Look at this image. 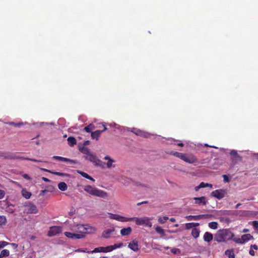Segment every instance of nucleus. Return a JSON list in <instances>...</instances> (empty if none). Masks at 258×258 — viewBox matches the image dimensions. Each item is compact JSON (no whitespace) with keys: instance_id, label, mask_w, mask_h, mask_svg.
Returning <instances> with one entry per match:
<instances>
[{"instance_id":"nucleus-1","label":"nucleus","mask_w":258,"mask_h":258,"mask_svg":"<svg viewBox=\"0 0 258 258\" xmlns=\"http://www.w3.org/2000/svg\"><path fill=\"white\" fill-rule=\"evenodd\" d=\"M78 229L80 230L81 234H76L70 232H65L64 234L68 238L78 239L85 237V233H91L96 231V229L94 227L88 225H78Z\"/></svg>"},{"instance_id":"nucleus-2","label":"nucleus","mask_w":258,"mask_h":258,"mask_svg":"<svg viewBox=\"0 0 258 258\" xmlns=\"http://www.w3.org/2000/svg\"><path fill=\"white\" fill-rule=\"evenodd\" d=\"M234 234L228 229H221L215 235L214 239L218 242H225L232 238Z\"/></svg>"},{"instance_id":"nucleus-3","label":"nucleus","mask_w":258,"mask_h":258,"mask_svg":"<svg viewBox=\"0 0 258 258\" xmlns=\"http://www.w3.org/2000/svg\"><path fill=\"white\" fill-rule=\"evenodd\" d=\"M84 190L87 193L96 197L105 199L108 197V194L102 190H100L96 187L91 185H86L84 188Z\"/></svg>"},{"instance_id":"nucleus-4","label":"nucleus","mask_w":258,"mask_h":258,"mask_svg":"<svg viewBox=\"0 0 258 258\" xmlns=\"http://www.w3.org/2000/svg\"><path fill=\"white\" fill-rule=\"evenodd\" d=\"M130 221H135L136 224L138 225H143L151 227L152 226L151 222H150L151 219L144 217L141 218L138 217H132L130 218Z\"/></svg>"},{"instance_id":"nucleus-5","label":"nucleus","mask_w":258,"mask_h":258,"mask_svg":"<svg viewBox=\"0 0 258 258\" xmlns=\"http://www.w3.org/2000/svg\"><path fill=\"white\" fill-rule=\"evenodd\" d=\"M109 215V218L111 219H114L120 222H128L130 221V218L124 217L121 216H120L118 214H115L112 213H108Z\"/></svg>"},{"instance_id":"nucleus-6","label":"nucleus","mask_w":258,"mask_h":258,"mask_svg":"<svg viewBox=\"0 0 258 258\" xmlns=\"http://www.w3.org/2000/svg\"><path fill=\"white\" fill-rule=\"evenodd\" d=\"M230 154L232 156L231 160L234 164L242 161V157L238 154L237 151L232 150L230 152Z\"/></svg>"},{"instance_id":"nucleus-7","label":"nucleus","mask_w":258,"mask_h":258,"mask_svg":"<svg viewBox=\"0 0 258 258\" xmlns=\"http://www.w3.org/2000/svg\"><path fill=\"white\" fill-rule=\"evenodd\" d=\"M62 231L61 227L60 226H52L50 228L48 232V236H53L60 233Z\"/></svg>"},{"instance_id":"nucleus-8","label":"nucleus","mask_w":258,"mask_h":258,"mask_svg":"<svg viewBox=\"0 0 258 258\" xmlns=\"http://www.w3.org/2000/svg\"><path fill=\"white\" fill-rule=\"evenodd\" d=\"M225 194L226 192L224 190L220 189L213 191L211 193V195L212 196L220 200L225 197Z\"/></svg>"},{"instance_id":"nucleus-9","label":"nucleus","mask_w":258,"mask_h":258,"mask_svg":"<svg viewBox=\"0 0 258 258\" xmlns=\"http://www.w3.org/2000/svg\"><path fill=\"white\" fill-rule=\"evenodd\" d=\"M182 160L189 164H192L198 162V159L192 154L187 155L185 154L184 157H183Z\"/></svg>"},{"instance_id":"nucleus-10","label":"nucleus","mask_w":258,"mask_h":258,"mask_svg":"<svg viewBox=\"0 0 258 258\" xmlns=\"http://www.w3.org/2000/svg\"><path fill=\"white\" fill-rule=\"evenodd\" d=\"M193 199L195 201V204L201 206H205L207 204V200L205 197H201L200 198H194Z\"/></svg>"},{"instance_id":"nucleus-11","label":"nucleus","mask_w":258,"mask_h":258,"mask_svg":"<svg viewBox=\"0 0 258 258\" xmlns=\"http://www.w3.org/2000/svg\"><path fill=\"white\" fill-rule=\"evenodd\" d=\"M128 248L134 251H137L139 250V244L138 241L136 239L133 240L132 241L130 242L128 245Z\"/></svg>"},{"instance_id":"nucleus-12","label":"nucleus","mask_w":258,"mask_h":258,"mask_svg":"<svg viewBox=\"0 0 258 258\" xmlns=\"http://www.w3.org/2000/svg\"><path fill=\"white\" fill-rule=\"evenodd\" d=\"M132 132L134 133L137 136H139L146 138H149L150 135V134H149L148 133L137 129H134L133 131H132Z\"/></svg>"},{"instance_id":"nucleus-13","label":"nucleus","mask_w":258,"mask_h":258,"mask_svg":"<svg viewBox=\"0 0 258 258\" xmlns=\"http://www.w3.org/2000/svg\"><path fill=\"white\" fill-rule=\"evenodd\" d=\"M41 170L45 171L46 172H47L48 173H51L52 174L56 175L66 176V177H70V175L68 173L56 172V171H53L52 170H50L44 169V168H41Z\"/></svg>"},{"instance_id":"nucleus-14","label":"nucleus","mask_w":258,"mask_h":258,"mask_svg":"<svg viewBox=\"0 0 258 258\" xmlns=\"http://www.w3.org/2000/svg\"><path fill=\"white\" fill-rule=\"evenodd\" d=\"M38 212L36 206L32 204L27 205V213L30 214H36Z\"/></svg>"},{"instance_id":"nucleus-15","label":"nucleus","mask_w":258,"mask_h":258,"mask_svg":"<svg viewBox=\"0 0 258 258\" xmlns=\"http://www.w3.org/2000/svg\"><path fill=\"white\" fill-rule=\"evenodd\" d=\"M83 157L86 160L90 161V162H92L94 164H95V163L96 162V161L97 159V158L96 157V156L94 154H92L91 153H90V154H89L87 155L84 156Z\"/></svg>"},{"instance_id":"nucleus-16","label":"nucleus","mask_w":258,"mask_h":258,"mask_svg":"<svg viewBox=\"0 0 258 258\" xmlns=\"http://www.w3.org/2000/svg\"><path fill=\"white\" fill-rule=\"evenodd\" d=\"M115 230V228L114 227H112L110 229H108L106 230H104L102 234V237L105 238H108L110 237V234L113 233Z\"/></svg>"},{"instance_id":"nucleus-17","label":"nucleus","mask_w":258,"mask_h":258,"mask_svg":"<svg viewBox=\"0 0 258 258\" xmlns=\"http://www.w3.org/2000/svg\"><path fill=\"white\" fill-rule=\"evenodd\" d=\"M132 231V229L131 227L127 228H124L121 229L120 234L122 236H128L131 234Z\"/></svg>"},{"instance_id":"nucleus-18","label":"nucleus","mask_w":258,"mask_h":258,"mask_svg":"<svg viewBox=\"0 0 258 258\" xmlns=\"http://www.w3.org/2000/svg\"><path fill=\"white\" fill-rule=\"evenodd\" d=\"M52 158L62 162H69L72 163H75V161L74 160L61 156H53Z\"/></svg>"},{"instance_id":"nucleus-19","label":"nucleus","mask_w":258,"mask_h":258,"mask_svg":"<svg viewBox=\"0 0 258 258\" xmlns=\"http://www.w3.org/2000/svg\"><path fill=\"white\" fill-rule=\"evenodd\" d=\"M16 153H3V158L5 159H15Z\"/></svg>"},{"instance_id":"nucleus-20","label":"nucleus","mask_w":258,"mask_h":258,"mask_svg":"<svg viewBox=\"0 0 258 258\" xmlns=\"http://www.w3.org/2000/svg\"><path fill=\"white\" fill-rule=\"evenodd\" d=\"M105 160H108L106 163L107 167L110 168L112 167H114L115 166L112 165V163L114 162V160L111 159L109 156H106L104 158Z\"/></svg>"},{"instance_id":"nucleus-21","label":"nucleus","mask_w":258,"mask_h":258,"mask_svg":"<svg viewBox=\"0 0 258 258\" xmlns=\"http://www.w3.org/2000/svg\"><path fill=\"white\" fill-rule=\"evenodd\" d=\"M213 236L212 234L209 232H206L204 235V239L206 242H210L213 240Z\"/></svg>"},{"instance_id":"nucleus-22","label":"nucleus","mask_w":258,"mask_h":258,"mask_svg":"<svg viewBox=\"0 0 258 258\" xmlns=\"http://www.w3.org/2000/svg\"><path fill=\"white\" fill-rule=\"evenodd\" d=\"M204 217H205L204 215H196V216L189 215V216H187L186 217V219L188 221L198 220L200 218H203Z\"/></svg>"},{"instance_id":"nucleus-23","label":"nucleus","mask_w":258,"mask_h":258,"mask_svg":"<svg viewBox=\"0 0 258 258\" xmlns=\"http://www.w3.org/2000/svg\"><path fill=\"white\" fill-rule=\"evenodd\" d=\"M15 157H16L15 159L26 160L32 161L33 162H42L41 160H36L35 159H32V158H27V157L19 156H18L16 154L15 155Z\"/></svg>"},{"instance_id":"nucleus-24","label":"nucleus","mask_w":258,"mask_h":258,"mask_svg":"<svg viewBox=\"0 0 258 258\" xmlns=\"http://www.w3.org/2000/svg\"><path fill=\"white\" fill-rule=\"evenodd\" d=\"M241 240L243 241V244L249 241V240L252 239L253 238V236L250 235V234H245L241 236Z\"/></svg>"},{"instance_id":"nucleus-25","label":"nucleus","mask_w":258,"mask_h":258,"mask_svg":"<svg viewBox=\"0 0 258 258\" xmlns=\"http://www.w3.org/2000/svg\"><path fill=\"white\" fill-rule=\"evenodd\" d=\"M108 252V249L107 248V246H106V247H102V246L98 247L95 248L92 251V252Z\"/></svg>"},{"instance_id":"nucleus-26","label":"nucleus","mask_w":258,"mask_h":258,"mask_svg":"<svg viewBox=\"0 0 258 258\" xmlns=\"http://www.w3.org/2000/svg\"><path fill=\"white\" fill-rule=\"evenodd\" d=\"M123 246V243L122 242L119 243L118 244H115L113 245L108 246L107 248L108 249V252L111 251L114 249H115L118 248H120Z\"/></svg>"},{"instance_id":"nucleus-27","label":"nucleus","mask_w":258,"mask_h":258,"mask_svg":"<svg viewBox=\"0 0 258 258\" xmlns=\"http://www.w3.org/2000/svg\"><path fill=\"white\" fill-rule=\"evenodd\" d=\"M102 133V131H101L100 130H97L95 132H92L91 137L92 139H96V140H98Z\"/></svg>"},{"instance_id":"nucleus-28","label":"nucleus","mask_w":258,"mask_h":258,"mask_svg":"<svg viewBox=\"0 0 258 258\" xmlns=\"http://www.w3.org/2000/svg\"><path fill=\"white\" fill-rule=\"evenodd\" d=\"M77 172L79 174H80V175H81L83 177H85V178H86L87 179L91 180L92 181H95V179L93 178H92L91 176H90L89 175H88L86 172H84L83 171H80V170H78Z\"/></svg>"},{"instance_id":"nucleus-29","label":"nucleus","mask_w":258,"mask_h":258,"mask_svg":"<svg viewBox=\"0 0 258 258\" xmlns=\"http://www.w3.org/2000/svg\"><path fill=\"white\" fill-rule=\"evenodd\" d=\"M67 140L68 142V144L71 147L74 146L77 144L76 139L74 137H70L68 138Z\"/></svg>"},{"instance_id":"nucleus-30","label":"nucleus","mask_w":258,"mask_h":258,"mask_svg":"<svg viewBox=\"0 0 258 258\" xmlns=\"http://www.w3.org/2000/svg\"><path fill=\"white\" fill-rule=\"evenodd\" d=\"M199 223H188L185 224V227L186 229H190L194 227H196L199 226Z\"/></svg>"},{"instance_id":"nucleus-31","label":"nucleus","mask_w":258,"mask_h":258,"mask_svg":"<svg viewBox=\"0 0 258 258\" xmlns=\"http://www.w3.org/2000/svg\"><path fill=\"white\" fill-rule=\"evenodd\" d=\"M22 196L27 199L30 198L32 194L30 192L27 191L26 189H23L22 190Z\"/></svg>"},{"instance_id":"nucleus-32","label":"nucleus","mask_w":258,"mask_h":258,"mask_svg":"<svg viewBox=\"0 0 258 258\" xmlns=\"http://www.w3.org/2000/svg\"><path fill=\"white\" fill-rule=\"evenodd\" d=\"M225 254L228 257V258H235V254L233 249L226 250L225 251Z\"/></svg>"},{"instance_id":"nucleus-33","label":"nucleus","mask_w":258,"mask_h":258,"mask_svg":"<svg viewBox=\"0 0 258 258\" xmlns=\"http://www.w3.org/2000/svg\"><path fill=\"white\" fill-rule=\"evenodd\" d=\"M58 187L61 191H66L67 189L68 186L65 182H61L58 183Z\"/></svg>"},{"instance_id":"nucleus-34","label":"nucleus","mask_w":258,"mask_h":258,"mask_svg":"<svg viewBox=\"0 0 258 258\" xmlns=\"http://www.w3.org/2000/svg\"><path fill=\"white\" fill-rule=\"evenodd\" d=\"M191 234L195 238H197L199 236L200 230L196 228H193L192 229Z\"/></svg>"},{"instance_id":"nucleus-35","label":"nucleus","mask_w":258,"mask_h":258,"mask_svg":"<svg viewBox=\"0 0 258 258\" xmlns=\"http://www.w3.org/2000/svg\"><path fill=\"white\" fill-rule=\"evenodd\" d=\"M95 128L94 125L92 123H90L84 127V130L87 133H91Z\"/></svg>"},{"instance_id":"nucleus-36","label":"nucleus","mask_w":258,"mask_h":258,"mask_svg":"<svg viewBox=\"0 0 258 258\" xmlns=\"http://www.w3.org/2000/svg\"><path fill=\"white\" fill-rule=\"evenodd\" d=\"M170 154L177 157L179 158L180 159H181L182 160L183 159V157H184V155H185V154H184V153H179L178 152H173V151L171 152Z\"/></svg>"},{"instance_id":"nucleus-37","label":"nucleus","mask_w":258,"mask_h":258,"mask_svg":"<svg viewBox=\"0 0 258 258\" xmlns=\"http://www.w3.org/2000/svg\"><path fill=\"white\" fill-rule=\"evenodd\" d=\"M79 150L81 153H82L84 154H85L86 155H87L91 153L89 151V149L88 148L85 147L84 146L80 148Z\"/></svg>"},{"instance_id":"nucleus-38","label":"nucleus","mask_w":258,"mask_h":258,"mask_svg":"<svg viewBox=\"0 0 258 258\" xmlns=\"http://www.w3.org/2000/svg\"><path fill=\"white\" fill-rule=\"evenodd\" d=\"M10 254V251L8 249H3L0 254V258L8 256Z\"/></svg>"},{"instance_id":"nucleus-39","label":"nucleus","mask_w":258,"mask_h":258,"mask_svg":"<svg viewBox=\"0 0 258 258\" xmlns=\"http://www.w3.org/2000/svg\"><path fill=\"white\" fill-rule=\"evenodd\" d=\"M218 223L216 222H211L209 223V226L213 229H216L218 228Z\"/></svg>"},{"instance_id":"nucleus-40","label":"nucleus","mask_w":258,"mask_h":258,"mask_svg":"<svg viewBox=\"0 0 258 258\" xmlns=\"http://www.w3.org/2000/svg\"><path fill=\"white\" fill-rule=\"evenodd\" d=\"M95 165L98 166H100L101 167H104V165H105V163L102 162L100 160L98 159L97 158V160L96 161V162L95 163Z\"/></svg>"},{"instance_id":"nucleus-41","label":"nucleus","mask_w":258,"mask_h":258,"mask_svg":"<svg viewBox=\"0 0 258 258\" xmlns=\"http://www.w3.org/2000/svg\"><path fill=\"white\" fill-rule=\"evenodd\" d=\"M7 222V219L5 216H0V227L5 225Z\"/></svg>"},{"instance_id":"nucleus-42","label":"nucleus","mask_w":258,"mask_h":258,"mask_svg":"<svg viewBox=\"0 0 258 258\" xmlns=\"http://www.w3.org/2000/svg\"><path fill=\"white\" fill-rule=\"evenodd\" d=\"M168 219V217L167 216H163V217H160L158 219V222L159 223L162 224L165 223Z\"/></svg>"},{"instance_id":"nucleus-43","label":"nucleus","mask_w":258,"mask_h":258,"mask_svg":"<svg viewBox=\"0 0 258 258\" xmlns=\"http://www.w3.org/2000/svg\"><path fill=\"white\" fill-rule=\"evenodd\" d=\"M234 242L238 244H243L242 240H241V238H237L232 237L231 239Z\"/></svg>"},{"instance_id":"nucleus-44","label":"nucleus","mask_w":258,"mask_h":258,"mask_svg":"<svg viewBox=\"0 0 258 258\" xmlns=\"http://www.w3.org/2000/svg\"><path fill=\"white\" fill-rule=\"evenodd\" d=\"M7 124H8L10 125L15 126L16 127H19L21 125H22L23 123V122H19L18 123H16L14 122H8Z\"/></svg>"},{"instance_id":"nucleus-45","label":"nucleus","mask_w":258,"mask_h":258,"mask_svg":"<svg viewBox=\"0 0 258 258\" xmlns=\"http://www.w3.org/2000/svg\"><path fill=\"white\" fill-rule=\"evenodd\" d=\"M9 244V243L7 242L6 241H0V249L4 248V247L7 246Z\"/></svg>"},{"instance_id":"nucleus-46","label":"nucleus","mask_w":258,"mask_h":258,"mask_svg":"<svg viewBox=\"0 0 258 258\" xmlns=\"http://www.w3.org/2000/svg\"><path fill=\"white\" fill-rule=\"evenodd\" d=\"M156 231L160 233V234H163L164 233V230L161 228L160 226H157L156 228Z\"/></svg>"},{"instance_id":"nucleus-47","label":"nucleus","mask_w":258,"mask_h":258,"mask_svg":"<svg viewBox=\"0 0 258 258\" xmlns=\"http://www.w3.org/2000/svg\"><path fill=\"white\" fill-rule=\"evenodd\" d=\"M200 184V186L201 188H204V187H208V186H210V187L212 186V184H209V183H205L203 182H202Z\"/></svg>"},{"instance_id":"nucleus-48","label":"nucleus","mask_w":258,"mask_h":258,"mask_svg":"<svg viewBox=\"0 0 258 258\" xmlns=\"http://www.w3.org/2000/svg\"><path fill=\"white\" fill-rule=\"evenodd\" d=\"M252 226L254 229L258 230V221H254L252 222Z\"/></svg>"},{"instance_id":"nucleus-49","label":"nucleus","mask_w":258,"mask_h":258,"mask_svg":"<svg viewBox=\"0 0 258 258\" xmlns=\"http://www.w3.org/2000/svg\"><path fill=\"white\" fill-rule=\"evenodd\" d=\"M222 177H223V181L225 182H228L229 181V177L227 175H223Z\"/></svg>"},{"instance_id":"nucleus-50","label":"nucleus","mask_w":258,"mask_h":258,"mask_svg":"<svg viewBox=\"0 0 258 258\" xmlns=\"http://www.w3.org/2000/svg\"><path fill=\"white\" fill-rule=\"evenodd\" d=\"M5 195V192L4 190L0 189V199H3Z\"/></svg>"},{"instance_id":"nucleus-51","label":"nucleus","mask_w":258,"mask_h":258,"mask_svg":"<svg viewBox=\"0 0 258 258\" xmlns=\"http://www.w3.org/2000/svg\"><path fill=\"white\" fill-rule=\"evenodd\" d=\"M11 245L12 246V247L14 248V249H16V250H17V248H18V245L15 243H11Z\"/></svg>"},{"instance_id":"nucleus-52","label":"nucleus","mask_w":258,"mask_h":258,"mask_svg":"<svg viewBox=\"0 0 258 258\" xmlns=\"http://www.w3.org/2000/svg\"><path fill=\"white\" fill-rule=\"evenodd\" d=\"M249 253L252 256H254L255 255L254 251L251 248H250V249L249 250Z\"/></svg>"},{"instance_id":"nucleus-53","label":"nucleus","mask_w":258,"mask_h":258,"mask_svg":"<svg viewBox=\"0 0 258 258\" xmlns=\"http://www.w3.org/2000/svg\"><path fill=\"white\" fill-rule=\"evenodd\" d=\"M23 177L25 178V179H30V177H29V176L27 174H24L23 175Z\"/></svg>"},{"instance_id":"nucleus-54","label":"nucleus","mask_w":258,"mask_h":258,"mask_svg":"<svg viewBox=\"0 0 258 258\" xmlns=\"http://www.w3.org/2000/svg\"><path fill=\"white\" fill-rule=\"evenodd\" d=\"M42 179L45 182H50V180H49L48 178L45 177H42Z\"/></svg>"},{"instance_id":"nucleus-55","label":"nucleus","mask_w":258,"mask_h":258,"mask_svg":"<svg viewBox=\"0 0 258 258\" xmlns=\"http://www.w3.org/2000/svg\"><path fill=\"white\" fill-rule=\"evenodd\" d=\"M89 144H90V141H86L84 143L83 145L85 147V146H87V145H89Z\"/></svg>"},{"instance_id":"nucleus-56","label":"nucleus","mask_w":258,"mask_h":258,"mask_svg":"<svg viewBox=\"0 0 258 258\" xmlns=\"http://www.w3.org/2000/svg\"><path fill=\"white\" fill-rule=\"evenodd\" d=\"M251 247L253 248L254 249L257 250L258 249V247L256 245H251Z\"/></svg>"},{"instance_id":"nucleus-57","label":"nucleus","mask_w":258,"mask_h":258,"mask_svg":"<svg viewBox=\"0 0 258 258\" xmlns=\"http://www.w3.org/2000/svg\"><path fill=\"white\" fill-rule=\"evenodd\" d=\"M200 188H201L200 184H199V185L198 186H196L195 189L196 191H198Z\"/></svg>"},{"instance_id":"nucleus-58","label":"nucleus","mask_w":258,"mask_h":258,"mask_svg":"<svg viewBox=\"0 0 258 258\" xmlns=\"http://www.w3.org/2000/svg\"><path fill=\"white\" fill-rule=\"evenodd\" d=\"M146 203H148V202L147 201H144V202H141V203H138V205H141V204H146Z\"/></svg>"},{"instance_id":"nucleus-59","label":"nucleus","mask_w":258,"mask_h":258,"mask_svg":"<svg viewBox=\"0 0 258 258\" xmlns=\"http://www.w3.org/2000/svg\"><path fill=\"white\" fill-rule=\"evenodd\" d=\"M248 231H249V229H246V228H244L242 230V232H244V233H246V232H247Z\"/></svg>"},{"instance_id":"nucleus-60","label":"nucleus","mask_w":258,"mask_h":258,"mask_svg":"<svg viewBox=\"0 0 258 258\" xmlns=\"http://www.w3.org/2000/svg\"><path fill=\"white\" fill-rule=\"evenodd\" d=\"M103 129L102 130H100L101 131H102V133L107 130V128L105 127L104 124H103Z\"/></svg>"},{"instance_id":"nucleus-61","label":"nucleus","mask_w":258,"mask_h":258,"mask_svg":"<svg viewBox=\"0 0 258 258\" xmlns=\"http://www.w3.org/2000/svg\"><path fill=\"white\" fill-rule=\"evenodd\" d=\"M170 221L171 222H175V221H176V220H175V218H171L170 219Z\"/></svg>"},{"instance_id":"nucleus-62","label":"nucleus","mask_w":258,"mask_h":258,"mask_svg":"<svg viewBox=\"0 0 258 258\" xmlns=\"http://www.w3.org/2000/svg\"><path fill=\"white\" fill-rule=\"evenodd\" d=\"M241 205V204L240 203L237 204L236 206H235V208L238 209L239 207V206H240Z\"/></svg>"},{"instance_id":"nucleus-63","label":"nucleus","mask_w":258,"mask_h":258,"mask_svg":"<svg viewBox=\"0 0 258 258\" xmlns=\"http://www.w3.org/2000/svg\"><path fill=\"white\" fill-rule=\"evenodd\" d=\"M178 146H180V147H183V143H179V144H178Z\"/></svg>"},{"instance_id":"nucleus-64","label":"nucleus","mask_w":258,"mask_h":258,"mask_svg":"<svg viewBox=\"0 0 258 258\" xmlns=\"http://www.w3.org/2000/svg\"><path fill=\"white\" fill-rule=\"evenodd\" d=\"M3 152H0V157H3Z\"/></svg>"}]
</instances>
